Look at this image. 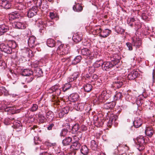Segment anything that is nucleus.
<instances>
[{"label": "nucleus", "mask_w": 155, "mask_h": 155, "mask_svg": "<svg viewBox=\"0 0 155 155\" xmlns=\"http://www.w3.org/2000/svg\"><path fill=\"white\" fill-rule=\"evenodd\" d=\"M11 0H0V5L2 7L7 9L10 8Z\"/></svg>", "instance_id": "8"}, {"label": "nucleus", "mask_w": 155, "mask_h": 155, "mask_svg": "<svg viewBox=\"0 0 155 155\" xmlns=\"http://www.w3.org/2000/svg\"><path fill=\"white\" fill-rule=\"evenodd\" d=\"M25 6L21 4H19L18 5L16 6V9L19 10L17 12L20 13L23 12L24 9H25Z\"/></svg>", "instance_id": "36"}, {"label": "nucleus", "mask_w": 155, "mask_h": 155, "mask_svg": "<svg viewBox=\"0 0 155 155\" xmlns=\"http://www.w3.org/2000/svg\"><path fill=\"white\" fill-rule=\"evenodd\" d=\"M81 153L84 155L87 154V147L86 145L83 146L81 149Z\"/></svg>", "instance_id": "41"}, {"label": "nucleus", "mask_w": 155, "mask_h": 155, "mask_svg": "<svg viewBox=\"0 0 155 155\" xmlns=\"http://www.w3.org/2000/svg\"><path fill=\"white\" fill-rule=\"evenodd\" d=\"M6 91L5 88L2 86H0V95H2Z\"/></svg>", "instance_id": "59"}, {"label": "nucleus", "mask_w": 155, "mask_h": 155, "mask_svg": "<svg viewBox=\"0 0 155 155\" xmlns=\"http://www.w3.org/2000/svg\"><path fill=\"white\" fill-rule=\"evenodd\" d=\"M79 128V124H76L73 126L72 130L74 133H75L78 130Z\"/></svg>", "instance_id": "46"}, {"label": "nucleus", "mask_w": 155, "mask_h": 155, "mask_svg": "<svg viewBox=\"0 0 155 155\" xmlns=\"http://www.w3.org/2000/svg\"><path fill=\"white\" fill-rule=\"evenodd\" d=\"M111 32V31L108 29H106L103 31L99 35L100 36L105 38L107 37Z\"/></svg>", "instance_id": "21"}, {"label": "nucleus", "mask_w": 155, "mask_h": 155, "mask_svg": "<svg viewBox=\"0 0 155 155\" xmlns=\"http://www.w3.org/2000/svg\"><path fill=\"white\" fill-rule=\"evenodd\" d=\"M94 30L95 31L96 33L100 34L102 32V30H101V28L99 27L97 28L95 27L94 29Z\"/></svg>", "instance_id": "55"}, {"label": "nucleus", "mask_w": 155, "mask_h": 155, "mask_svg": "<svg viewBox=\"0 0 155 155\" xmlns=\"http://www.w3.org/2000/svg\"><path fill=\"white\" fill-rule=\"evenodd\" d=\"M61 42L58 41L57 45L58 47L57 49V52L61 55L67 54L69 52V47L68 45H64L61 44Z\"/></svg>", "instance_id": "1"}, {"label": "nucleus", "mask_w": 155, "mask_h": 155, "mask_svg": "<svg viewBox=\"0 0 155 155\" xmlns=\"http://www.w3.org/2000/svg\"><path fill=\"white\" fill-rule=\"evenodd\" d=\"M35 75L38 77L41 76L43 74V72L41 69L38 68H37L35 70Z\"/></svg>", "instance_id": "39"}, {"label": "nucleus", "mask_w": 155, "mask_h": 155, "mask_svg": "<svg viewBox=\"0 0 155 155\" xmlns=\"http://www.w3.org/2000/svg\"><path fill=\"white\" fill-rule=\"evenodd\" d=\"M138 75V73L137 71H133L128 74L127 78L129 80H134L137 77Z\"/></svg>", "instance_id": "16"}, {"label": "nucleus", "mask_w": 155, "mask_h": 155, "mask_svg": "<svg viewBox=\"0 0 155 155\" xmlns=\"http://www.w3.org/2000/svg\"><path fill=\"white\" fill-rule=\"evenodd\" d=\"M33 72L30 70L25 69L21 72L22 76H29L33 74Z\"/></svg>", "instance_id": "26"}, {"label": "nucleus", "mask_w": 155, "mask_h": 155, "mask_svg": "<svg viewBox=\"0 0 155 155\" xmlns=\"http://www.w3.org/2000/svg\"><path fill=\"white\" fill-rule=\"evenodd\" d=\"M0 49L2 51L7 54L12 53V50L8 44L2 43L0 45Z\"/></svg>", "instance_id": "7"}, {"label": "nucleus", "mask_w": 155, "mask_h": 155, "mask_svg": "<svg viewBox=\"0 0 155 155\" xmlns=\"http://www.w3.org/2000/svg\"><path fill=\"white\" fill-rule=\"evenodd\" d=\"M73 9L75 11L80 12L82 10V7L80 4L77 3L74 6Z\"/></svg>", "instance_id": "33"}, {"label": "nucleus", "mask_w": 155, "mask_h": 155, "mask_svg": "<svg viewBox=\"0 0 155 155\" xmlns=\"http://www.w3.org/2000/svg\"><path fill=\"white\" fill-rule=\"evenodd\" d=\"M135 19L133 18H128L127 20V23L128 24H129L133 22L134 21Z\"/></svg>", "instance_id": "60"}, {"label": "nucleus", "mask_w": 155, "mask_h": 155, "mask_svg": "<svg viewBox=\"0 0 155 155\" xmlns=\"http://www.w3.org/2000/svg\"><path fill=\"white\" fill-rule=\"evenodd\" d=\"M37 24L39 28V31L41 33H44L46 25L45 23H44L41 20L38 21H37Z\"/></svg>", "instance_id": "11"}, {"label": "nucleus", "mask_w": 155, "mask_h": 155, "mask_svg": "<svg viewBox=\"0 0 155 155\" xmlns=\"http://www.w3.org/2000/svg\"><path fill=\"white\" fill-rule=\"evenodd\" d=\"M71 87V85L69 83L66 84L62 87V90L64 91H65Z\"/></svg>", "instance_id": "47"}, {"label": "nucleus", "mask_w": 155, "mask_h": 155, "mask_svg": "<svg viewBox=\"0 0 155 155\" xmlns=\"http://www.w3.org/2000/svg\"><path fill=\"white\" fill-rule=\"evenodd\" d=\"M9 29V27L5 25H0V35L7 32Z\"/></svg>", "instance_id": "22"}, {"label": "nucleus", "mask_w": 155, "mask_h": 155, "mask_svg": "<svg viewBox=\"0 0 155 155\" xmlns=\"http://www.w3.org/2000/svg\"><path fill=\"white\" fill-rule=\"evenodd\" d=\"M132 43L136 48H139L142 45V42L140 39H133Z\"/></svg>", "instance_id": "24"}, {"label": "nucleus", "mask_w": 155, "mask_h": 155, "mask_svg": "<svg viewBox=\"0 0 155 155\" xmlns=\"http://www.w3.org/2000/svg\"><path fill=\"white\" fill-rule=\"evenodd\" d=\"M94 68H95L94 66H91L89 67L88 70L89 73L91 74V75H90L88 77V81L89 79L92 78L93 77L92 76L91 74L94 71Z\"/></svg>", "instance_id": "38"}, {"label": "nucleus", "mask_w": 155, "mask_h": 155, "mask_svg": "<svg viewBox=\"0 0 155 155\" xmlns=\"http://www.w3.org/2000/svg\"><path fill=\"white\" fill-rule=\"evenodd\" d=\"M115 118H110V119L107 123V126L108 127H111V126L113 125L112 124V122L113 121H114L115 120Z\"/></svg>", "instance_id": "50"}, {"label": "nucleus", "mask_w": 155, "mask_h": 155, "mask_svg": "<svg viewBox=\"0 0 155 155\" xmlns=\"http://www.w3.org/2000/svg\"><path fill=\"white\" fill-rule=\"evenodd\" d=\"M36 14V11H34L32 10H29L27 13V16L29 18H31Z\"/></svg>", "instance_id": "40"}, {"label": "nucleus", "mask_w": 155, "mask_h": 155, "mask_svg": "<svg viewBox=\"0 0 155 155\" xmlns=\"http://www.w3.org/2000/svg\"><path fill=\"white\" fill-rule=\"evenodd\" d=\"M114 99L115 100L120 99L122 97V94L121 92H117L114 95Z\"/></svg>", "instance_id": "45"}, {"label": "nucleus", "mask_w": 155, "mask_h": 155, "mask_svg": "<svg viewBox=\"0 0 155 155\" xmlns=\"http://www.w3.org/2000/svg\"><path fill=\"white\" fill-rule=\"evenodd\" d=\"M103 61L101 60L99 61H96L95 64V66L97 67H98L101 66L102 67L103 64Z\"/></svg>", "instance_id": "49"}, {"label": "nucleus", "mask_w": 155, "mask_h": 155, "mask_svg": "<svg viewBox=\"0 0 155 155\" xmlns=\"http://www.w3.org/2000/svg\"><path fill=\"white\" fill-rule=\"evenodd\" d=\"M35 3L38 6V7L42 10H46L48 8V6L47 4V2L46 1L42 2L41 0H34Z\"/></svg>", "instance_id": "5"}, {"label": "nucleus", "mask_w": 155, "mask_h": 155, "mask_svg": "<svg viewBox=\"0 0 155 155\" xmlns=\"http://www.w3.org/2000/svg\"><path fill=\"white\" fill-rule=\"evenodd\" d=\"M126 45L128 48V49L130 51H131L133 49L132 44L129 42H127L126 43Z\"/></svg>", "instance_id": "61"}, {"label": "nucleus", "mask_w": 155, "mask_h": 155, "mask_svg": "<svg viewBox=\"0 0 155 155\" xmlns=\"http://www.w3.org/2000/svg\"><path fill=\"white\" fill-rule=\"evenodd\" d=\"M114 57V58H111V60L112 62H111L113 63V64H114V65H115L120 62V58L117 55H115Z\"/></svg>", "instance_id": "29"}, {"label": "nucleus", "mask_w": 155, "mask_h": 155, "mask_svg": "<svg viewBox=\"0 0 155 155\" xmlns=\"http://www.w3.org/2000/svg\"><path fill=\"white\" fill-rule=\"evenodd\" d=\"M35 37L32 36H31L28 39V44L29 46L30 47H33L35 45Z\"/></svg>", "instance_id": "23"}, {"label": "nucleus", "mask_w": 155, "mask_h": 155, "mask_svg": "<svg viewBox=\"0 0 155 155\" xmlns=\"http://www.w3.org/2000/svg\"><path fill=\"white\" fill-rule=\"evenodd\" d=\"M49 92H55L57 95H59L61 94V90L59 88V86L58 85H55L49 89Z\"/></svg>", "instance_id": "15"}, {"label": "nucleus", "mask_w": 155, "mask_h": 155, "mask_svg": "<svg viewBox=\"0 0 155 155\" xmlns=\"http://www.w3.org/2000/svg\"><path fill=\"white\" fill-rule=\"evenodd\" d=\"M79 97V95L78 94H72L68 97V99L71 102H74L78 101Z\"/></svg>", "instance_id": "17"}, {"label": "nucleus", "mask_w": 155, "mask_h": 155, "mask_svg": "<svg viewBox=\"0 0 155 155\" xmlns=\"http://www.w3.org/2000/svg\"><path fill=\"white\" fill-rule=\"evenodd\" d=\"M73 107L76 110H82L84 108L83 104L82 103H78L74 104Z\"/></svg>", "instance_id": "27"}, {"label": "nucleus", "mask_w": 155, "mask_h": 155, "mask_svg": "<svg viewBox=\"0 0 155 155\" xmlns=\"http://www.w3.org/2000/svg\"><path fill=\"white\" fill-rule=\"evenodd\" d=\"M50 17L52 19H53L58 17L57 14L54 12H50Z\"/></svg>", "instance_id": "52"}, {"label": "nucleus", "mask_w": 155, "mask_h": 155, "mask_svg": "<svg viewBox=\"0 0 155 155\" xmlns=\"http://www.w3.org/2000/svg\"><path fill=\"white\" fill-rule=\"evenodd\" d=\"M124 80V79L122 77H118L117 78V81L113 82V86L115 88H119L123 85Z\"/></svg>", "instance_id": "6"}, {"label": "nucleus", "mask_w": 155, "mask_h": 155, "mask_svg": "<svg viewBox=\"0 0 155 155\" xmlns=\"http://www.w3.org/2000/svg\"><path fill=\"white\" fill-rule=\"evenodd\" d=\"M8 45L12 49H15L17 46L16 42L14 41H9Z\"/></svg>", "instance_id": "42"}, {"label": "nucleus", "mask_w": 155, "mask_h": 155, "mask_svg": "<svg viewBox=\"0 0 155 155\" xmlns=\"http://www.w3.org/2000/svg\"><path fill=\"white\" fill-rule=\"evenodd\" d=\"M47 44L48 47H53L55 46V43L53 39L49 38L47 40Z\"/></svg>", "instance_id": "30"}, {"label": "nucleus", "mask_w": 155, "mask_h": 155, "mask_svg": "<svg viewBox=\"0 0 155 155\" xmlns=\"http://www.w3.org/2000/svg\"><path fill=\"white\" fill-rule=\"evenodd\" d=\"M72 141V139L69 137L66 138L62 141V143L64 145H67L70 144Z\"/></svg>", "instance_id": "32"}, {"label": "nucleus", "mask_w": 155, "mask_h": 155, "mask_svg": "<svg viewBox=\"0 0 155 155\" xmlns=\"http://www.w3.org/2000/svg\"><path fill=\"white\" fill-rule=\"evenodd\" d=\"M20 15V13L17 12H13L9 14V19L10 21L17 18Z\"/></svg>", "instance_id": "18"}, {"label": "nucleus", "mask_w": 155, "mask_h": 155, "mask_svg": "<svg viewBox=\"0 0 155 155\" xmlns=\"http://www.w3.org/2000/svg\"><path fill=\"white\" fill-rule=\"evenodd\" d=\"M67 133L68 130L67 129H63L61 131L60 135L61 136H64L67 134Z\"/></svg>", "instance_id": "56"}, {"label": "nucleus", "mask_w": 155, "mask_h": 155, "mask_svg": "<svg viewBox=\"0 0 155 155\" xmlns=\"http://www.w3.org/2000/svg\"><path fill=\"white\" fill-rule=\"evenodd\" d=\"M116 31L118 34H122L124 32L125 30L121 27H119L116 29Z\"/></svg>", "instance_id": "48"}, {"label": "nucleus", "mask_w": 155, "mask_h": 155, "mask_svg": "<svg viewBox=\"0 0 155 155\" xmlns=\"http://www.w3.org/2000/svg\"><path fill=\"white\" fill-rule=\"evenodd\" d=\"M154 131L151 127H147L145 130L146 134L149 137H151L153 135Z\"/></svg>", "instance_id": "20"}, {"label": "nucleus", "mask_w": 155, "mask_h": 155, "mask_svg": "<svg viewBox=\"0 0 155 155\" xmlns=\"http://www.w3.org/2000/svg\"><path fill=\"white\" fill-rule=\"evenodd\" d=\"M39 120L40 121L43 122L45 120V117L42 115L40 114L38 115Z\"/></svg>", "instance_id": "63"}, {"label": "nucleus", "mask_w": 155, "mask_h": 155, "mask_svg": "<svg viewBox=\"0 0 155 155\" xmlns=\"http://www.w3.org/2000/svg\"><path fill=\"white\" fill-rule=\"evenodd\" d=\"M4 124L6 125H8L10 123V119L9 118H6L4 121Z\"/></svg>", "instance_id": "58"}, {"label": "nucleus", "mask_w": 155, "mask_h": 155, "mask_svg": "<svg viewBox=\"0 0 155 155\" xmlns=\"http://www.w3.org/2000/svg\"><path fill=\"white\" fill-rule=\"evenodd\" d=\"M12 26L16 28L19 29H24L26 28V26L24 23L20 22H15L12 24Z\"/></svg>", "instance_id": "13"}, {"label": "nucleus", "mask_w": 155, "mask_h": 155, "mask_svg": "<svg viewBox=\"0 0 155 155\" xmlns=\"http://www.w3.org/2000/svg\"><path fill=\"white\" fill-rule=\"evenodd\" d=\"M38 106L36 104H33L31 108V110L32 111H35L38 109Z\"/></svg>", "instance_id": "57"}, {"label": "nucleus", "mask_w": 155, "mask_h": 155, "mask_svg": "<svg viewBox=\"0 0 155 155\" xmlns=\"http://www.w3.org/2000/svg\"><path fill=\"white\" fill-rule=\"evenodd\" d=\"M69 110L68 107H66L62 108L59 113V117L60 118H62L67 114Z\"/></svg>", "instance_id": "12"}, {"label": "nucleus", "mask_w": 155, "mask_h": 155, "mask_svg": "<svg viewBox=\"0 0 155 155\" xmlns=\"http://www.w3.org/2000/svg\"><path fill=\"white\" fill-rule=\"evenodd\" d=\"M10 72L11 73L12 76H13V78L11 77V78L14 80H16V79H17V74L14 72V71H13L12 70H11L10 71Z\"/></svg>", "instance_id": "54"}, {"label": "nucleus", "mask_w": 155, "mask_h": 155, "mask_svg": "<svg viewBox=\"0 0 155 155\" xmlns=\"http://www.w3.org/2000/svg\"><path fill=\"white\" fill-rule=\"evenodd\" d=\"M136 146L140 151H142L145 148L144 144L145 143L144 137L143 136H140L135 140Z\"/></svg>", "instance_id": "2"}, {"label": "nucleus", "mask_w": 155, "mask_h": 155, "mask_svg": "<svg viewBox=\"0 0 155 155\" xmlns=\"http://www.w3.org/2000/svg\"><path fill=\"white\" fill-rule=\"evenodd\" d=\"M115 105V101L106 103L104 104L103 108L106 110L110 109L114 107Z\"/></svg>", "instance_id": "14"}, {"label": "nucleus", "mask_w": 155, "mask_h": 155, "mask_svg": "<svg viewBox=\"0 0 155 155\" xmlns=\"http://www.w3.org/2000/svg\"><path fill=\"white\" fill-rule=\"evenodd\" d=\"M91 147L92 149L94 150L96 149V148L97 146V145L96 141L94 140H92L91 141Z\"/></svg>", "instance_id": "44"}, {"label": "nucleus", "mask_w": 155, "mask_h": 155, "mask_svg": "<svg viewBox=\"0 0 155 155\" xmlns=\"http://www.w3.org/2000/svg\"><path fill=\"white\" fill-rule=\"evenodd\" d=\"M81 57L80 56H76L72 61V64L74 65L80 62L81 60Z\"/></svg>", "instance_id": "37"}, {"label": "nucleus", "mask_w": 155, "mask_h": 155, "mask_svg": "<svg viewBox=\"0 0 155 155\" xmlns=\"http://www.w3.org/2000/svg\"><path fill=\"white\" fill-rule=\"evenodd\" d=\"M38 6L37 5H36V6H33L31 9L30 10H33L34 11H35V10L36 11V14L37 13V12L38 11Z\"/></svg>", "instance_id": "64"}, {"label": "nucleus", "mask_w": 155, "mask_h": 155, "mask_svg": "<svg viewBox=\"0 0 155 155\" xmlns=\"http://www.w3.org/2000/svg\"><path fill=\"white\" fill-rule=\"evenodd\" d=\"M89 113L90 115V114L91 115V120H92V123H93L94 125H96V124L97 123H98V125H99V126H101L103 124V122H100L99 120L98 119V117L97 116L93 115V112H92L91 113L90 112Z\"/></svg>", "instance_id": "9"}, {"label": "nucleus", "mask_w": 155, "mask_h": 155, "mask_svg": "<svg viewBox=\"0 0 155 155\" xmlns=\"http://www.w3.org/2000/svg\"><path fill=\"white\" fill-rule=\"evenodd\" d=\"M134 125L136 128L140 127L142 124L141 120L139 118H137L133 122Z\"/></svg>", "instance_id": "25"}, {"label": "nucleus", "mask_w": 155, "mask_h": 155, "mask_svg": "<svg viewBox=\"0 0 155 155\" xmlns=\"http://www.w3.org/2000/svg\"><path fill=\"white\" fill-rule=\"evenodd\" d=\"M81 145L78 142H72V144L71 145V148L74 150H78L80 147Z\"/></svg>", "instance_id": "31"}, {"label": "nucleus", "mask_w": 155, "mask_h": 155, "mask_svg": "<svg viewBox=\"0 0 155 155\" xmlns=\"http://www.w3.org/2000/svg\"><path fill=\"white\" fill-rule=\"evenodd\" d=\"M114 64L110 61L104 62L102 66L103 70L109 71L114 66Z\"/></svg>", "instance_id": "10"}, {"label": "nucleus", "mask_w": 155, "mask_h": 155, "mask_svg": "<svg viewBox=\"0 0 155 155\" xmlns=\"http://www.w3.org/2000/svg\"><path fill=\"white\" fill-rule=\"evenodd\" d=\"M13 124L14 128L16 129H18L19 130H20L22 129V126L19 121H14L13 122Z\"/></svg>", "instance_id": "35"}, {"label": "nucleus", "mask_w": 155, "mask_h": 155, "mask_svg": "<svg viewBox=\"0 0 155 155\" xmlns=\"http://www.w3.org/2000/svg\"><path fill=\"white\" fill-rule=\"evenodd\" d=\"M110 118H115V120H114V121L113 120V122H112V124L113 125H114V126L116 127L117 126L118 124V120H117V116H113L111 117Z\"/></svg>", "instance_id": "51"}, {"label": "nucleus", "mask_w": 155, "mask_h": 155, "mask_svg": "<svg viewBox=\"0 0 155 155\" xmlns=\"http://www.w3.org/2000/svg\"><path fill=\"white\" fill-rule=\"evenodd\" d=\"M110 97V95L107 93L106 91H104L97 97H96L97 99L96 101H97L100 102H104L108 100Z\"/></svg>", "instance_id": "3"}, {"label": "nucleus", "mask_w": 155, "mask_h": 155, "mask_svg": "<svg viewBox=\"0 0 155 155\" xmlns=\"http://www.w3.org/2000/svg\"><path fill=\"white\" fill-rule=\"evenodd\" d=\"M82 35L79 33H76L74 34L72 39L76 43H78L81 40Z\"/></svg>", "instance_id": "19"}, {"label": "nucleus", "mask_w": 155, "mask_h": 155, "mask_svg": "<svg viewBox=\"0 0 155 155\" xmlns=\"http://www.w3.org/2000/svg\"><path fill=\"white\" fill-rule=\"evenodd\" d=\"M34 78V77L33 76L31 77H28L26 78V81L27 83H29Z\"/></svg>", "instance_id": "62"}, {"label": "nucleus", "mask_w": 155, "mask_h": 155, "mask_svg": "<svg viewBox=\"0 0 155 155\" xmlns=\"http://www.w3.org/2000/svg\"><path fill=\"white\" fill-rule=\"evenodd\" d=\"M79 134H80V135H78L77 134H76L75 135L72 136L73 139H72V141H73V142H78L81 136V133L79 132Z\"/></svg>", "instance_id": "34"}, {"label": "nucleus", "mask_w": 155, "mask_h": 155, "mask_svg": "<svg viewBox=\"0 0 155 155\" xmlns=\"http://www.w3.org/2000/svg\"><path fill=\"white\" fill-rule=\"evenodd\" d=\"M1 106L0 107V110L1 112H3L4 111L8 112L9 111L14 110V107L8 106V105L9 103L5 101H3L1 102Z\"/></svg>", "instance_id": "4"}, {"label": "nucleus", "mask_w": 155, "mask_h": 155, "mask_svg": "<svg viewBox=\"0 0 155 155\" xmlns=\"http://www.w3.org/2000/svg\"><path fill=\"white\" fill-rule=\"evenodd\" d=\"M78 77V72H75L72 75H71L68 78V81L69 82H72L74 80H76Z\"/></svg>", "instance_id": "28"}, {"label": "nucleus", "mask_w": 155, "mask_h": 155, "mask_svg": "<svg viewBox=\"0 0 155 155\" xmlns=\"http://www.w3.org/2000/svg\"><path fill=\"white\" fill-rule=\"evenodd\" d=\"M81 53L82 54L86 56V58H87V49L86 48H84L81 50Z\"/></svg>", "instance_id": "53"}, {"label": "nucleus", "mask_w": 155, "mask_h": 155, "mask_svg": "<svg viewBox=\"0 0 155 155\" xmlns=\"http://www.w3.org/2000/svg\"><path fill=\"white\" fill-rule=\"evenodd\" d=\"M46 116L49 120H52L53 117V113L51 111H48L46 113Z\"/></svg>", "instance_id": "43"}]
</instances>
